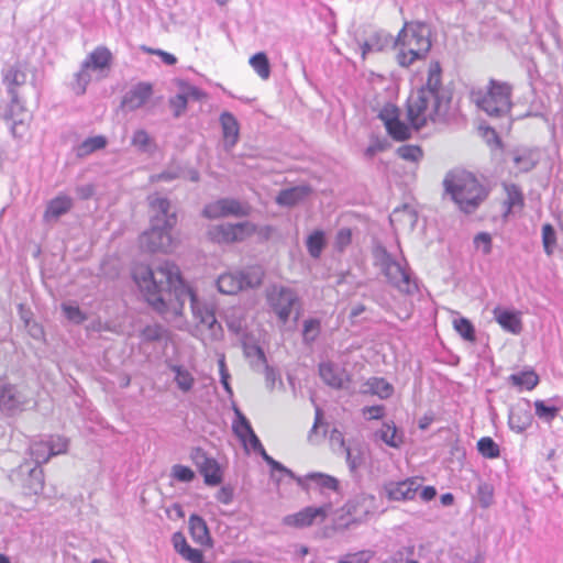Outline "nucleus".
Masks as SVG:
<instances>
[{"mask_svg":"<svg viewBox=\"0 0 563 563\" xmlns=\"http://www.w3.org/2000/svg\"><path fill=\"white\" fill-rule=\"evenodd\" d=\"M358 31L354 36V44L361 52L363 59L371 53L382 52L394 43L393 37L385 31H372L366 37L358 36Z\"/></svg>","mask_w":563,"mask_h":563,"instance_id":"16","label":"nucleus"},{"mask_svg":"<svg viewBox=\"0 0 563 563\" xmlns=\"http://www.w3.org/2000/svg\"><path fill=\"white\" fill-rule=\"evenodd\" d=\"M234 413L235 419L233 420L232 428L235 435L242 442L246 451L252 450L255 453H258L263 460L272 467V479L277 485L280 483L282 478L276 475V472L285 474L289 477H295L292 471L267 454L258 437L255 434L249 419L238 408H234Z\"/></svg>","mask_w":563,"mask_h":563,"instance_id":"6","label":"nucleus"},{"mask_svg":"<svg viewBox=\"0 0 563 563\" xmlns=\"http://www.w3.org/2000/svg\"><path fill=\"white\" fill-rule=\"evenodd\" d=\"M24 471L29 472V477L25 481L24 487L29 490L30 494H41L44 488L43 470L38 466L30 467V465L25 464L21 466V472Z\"/></svg>","mask_w":563,"mask_h":563,"instance_id":"34","label":"nucleus"},{"mask_svg":"<svg viewBox=\"0 0 563 563\" xmlns=\"http://www.w3.org/2000/svg\"><path fill=\"white\" fill-rule=\"evenodd\" d=\"M377 510L376 498L371 494L361 493L349 504L347 511L356 519L362 520Z\"/></svg>","mask_w":563,"mask_h":563,"instance_id":"27","label":"nucleus"},{"mask_svg":"<svg viewBox=\"0 0 563 563\" xmlns=\"http://www.w3.org/2000/svg\"><path fill=\"white\" fill-rule=\"evenodd\" d=\"M477 450L486 459H496L500 455L498 444L489 437L481 438L477 441Z\"/></svg>","mask_w":563,"mask_h":563,"instance_id":"45","label":"nucleus"},{"mask_svg":"<svg viewBox=\"0 0 563 563\" xmlns=\"http://www.w3.org/2000/svg\"><path fill=\"white\" fill-rule=\"evenodd\" d=\"M363 415L368 420H377L384 416V406H369L363 409Z\"/></svg>","mask_w":563,"mask_h":563,"instance_id":"63","label":"nucleus"},{"mask_svg":"<svg viewBox=\"0 0 563 563\" xmlns=\"http://www.w3.org/2000/svg\"><path fill=\"white\" fill-rule=\"evenodd\" d=\"M153 93L151 84L139 82L133 86L123 97L122 106L130 110H136L143 107Z\"/></svg>","mask_w":563,"mask_h":563,"instance_id":"25","label":"nucleus"},{"mask_svg":"<svg viewBox=\"0 0 563 563\" xmlns=\"http://www.w3.org/2000/svg\"><path fill=\"white\" fill-rule=\"evenodd\" d=\"M131 144L136 147L137 151L146 154H152L156 150L155 141L143 129H139L133 133Z\"/></svg>","mask_w":563,"mask_h":563,"instance_id":"38","label":"nucleus"},{"mask_svg":"<svg viewBox=\"0 0 563 563\" xmlns=\"http://www.w3.org/2000/svg\"><path fill=\"white\" fill-rule=\"evenodd\" d=\"M474 244L481 249L484 254H489L492 251V238L488 233H479L474 239Z\"/></svg>","mask_w":563,"mask_h":563,"instance_id":"61","label":"nucleus"},{"mask_svg":"<svg viewBox=\"0 0 563 563\" xmlns=\"http://www.w3.org/2000/svg\"><path fill=\"white\" fill-rule=\"evenodd\" d=\"M346 455V463L351 471L357 470L363 463L362 453L358 450L347 448L344 450Z\"/></svg>","mask_w":563,"mask_h":563,"instance_id":"58","label":"nucleus"},{"mask_svg":"<svg viewBox=\"0 0 563 563\" xmlns=\"http://www.w3.org/2000/svg\"><path fill=\"white\" fill-rule=\"evenodd\" d=\"M309 194L310 188L308 186H295L282 190L276 197V202L283 207H294L305 200Z\"/></svg>","mask_w":563,"mask_h":563,"instance_id":"31","label":"nucleus"},{"mask_svg":"<svg viewBox=\"0 0 563 563\" xmlns=\"http://www.w3.org/2000/svg\"><path fill=\"white\" fill-rule=\"evenodd\" d=\"M62 310L67 320L73 323L79 324L87 319L86 314L80 310L79 306L74 302L62 303Z\"/></svg>","mask_w":563,"mask_h":563,"instance_id":"48","label":"nucleus"},{"mask_svg":"<svg viewBox=\"0 0 563 563\" xmlns=\"http://www.w3.org/2000/svg\"><path fill=\"white\" fill-rule=\"evenodd\" d=\"M52 456L64 454L68 450L69 441L67 438L62 435H52L47 440Z\"/></svg>","mask_w":563,"mask_h":563,"instance_id":"52","label":"nucleus"},{"mask_svg":"<svg viewBox=\"0 0 563 563\" xmlns=\"http://www.w3.org/2000/svg\"><path fill=\"white\" fill-rule=\"evenodd\" d=\"M30 455L35 462V466H41L46 463L51 457L49 445L47 440L35 441L30 445Z\"/></svg>","mask_w":563,"mask_h":563,"instance_id":"40","label":"nucleus"},{"mask_svg":"<svg viewBox=\"0 0 563 563\" xmlns=\"http://www.w3.org/2000/svg\"><path fill=\"white\" fill-rule=\"evenodd\" d=\"M220 123L223 132L224 146L230 150L239 140L240 126L235 117L230 112L220 115Z\"/></svg>","mask_w":563,"mask_h":563,"instance_id":"30","label":"nucleus"},{"mask_svg":"<svg viewBox=\"0 0 563 563\" xmlns=\"http://www.w3.org/2000/svg\"><path fill=\"white\" fill-rule=\"evenodd\" d=\"M25 81V74L16 68L11 67L4 74V82L8 86V92L10 89L16 90V87L24 85Z\"/></svg>","mask_w":563,"mask_h":563,"instance_id":"49","label":"nucleus"},{"mask_svg":"<svg viewBox=\"0 0 563 563\" xmlns=\"http://www.w3.org/2000/svg\"><path fill=\"white\" fill-rule=\"evenodd\" d=\"M216 498L219 503L229 505L233 500V489L230 486H223L218 490Z\"/></svg>","mask_w":563,"mask_h":563,"instance_id":"64","label":"nucleus"},{"mask_svg":"<svg viewBox=\"0 0 563 563\" xmlns=\"http://www.w3.org/2000/svg\"><path fill=\"white\" fill-rule=\"evenodd\" d=\"M542 243L547 255H552L556 244V234L553 227L549 223L542 227Z\"/></svg>","mask_w":563,"mask_h":563,"instance_id":"50","label":"nucleus"},{"mask_svg":"<svg viewBox=\"0 0 563 563\" xmlns=\"http://www.w3.org/2000/svg\"><path fill=\"white\" fill-rule=\"evenodd\" d=\"M106 137L98 135L85 140L78 147V155L85 156L106 146Z\"/></svg>","mask_w":563,"mask_h":563,"instance_id":"47","label":"nucleus"},{"mask_svg":"<svg viewBox=\"0 0 563 563\" xmlns=\"http://www.w3.org/2000/svg\"><path fill=\"white\" fill-rule=\"evenodd\" d=\"M390 222H404L410 228H413L417 222V213L410 206L405 205L401 208H396L390 214Z\"/></svg>","mask_w":563,"mask_h":563,"instance_id":"42","label":"nucleus"},{"mask_svg":"<svg viewBox=\"0 0 563 563\" xmlns=\"http://www.w3.org/2000/svg\"><path fill=\"white\" fill-rule=\"evenodd\" d=\"M32 401L30 390L22 385H14L0 379V411L14 415L24 410Z\"/></svg>","mask_w":563,"mask_h":563,"instance_id":"10","label":"nucleus"},{"mask_svg":"<svg viewBox=\"0 0 563 563\" xmlns=\"http://www.w3.org/2000/svg\"><path fill=\"white\" fill-rule=\"evenodd\" d=\"M255 231V224L250 221H244L236 224L222 223L209 227L208 236L216 243L230 244L244 241L254 234Z\"/></svg>","mask_w":563,"mask_h":563,"instance_id":"11","label":"nucleus"},{"mask_svg":"<svg viewBox=\"0 0 563 563\" xmlns=\"http://www.w3.org/2000/svg\"><path fill=\"white\" fill-rule=\"evenodd\" d=\"M352 241V231L349 228H342L338 231L334 240V247L342 252Z\"/></svg>","mask_w":563,"mask_h":563,"instance_id":"57","label":"nucleus"},{"mask_svg":"<svg viewBox=\"0 0 563 563\" xmlns=\"http://www.w3.org/2000/svg\"><path fill=\"white\" fill-rule=\"evenodd\" d=\"M321 379L330 387L341 389L350 380V375L345 368L332 362H323L319 365Z\"/></svg>","mask_w":563,"mask_h":563,"instance_id":"21","label":"nucleus"},{"mask_svg":"<svg viewBox=\"0 0 563 563\" xmlns=\"http://www.w3.org/2000/svg\"><path fill=\"white\" fill-rule=\"evenodd\" d=\"M534 409L536 415L547 422H551L559 412V409L556 407L548 406L543 400H536Z\"/></svg>","mask_w":563,"mask_h":563,"instance_id":"51","label":"nucleus"},{"mask_svg":"<svg viewBox=\"0 0 563 563\" xmlns=\"http://www.w3.org/2000/svg\"><path fill=\"white\" fill-rule=\"evenodd\" d=\"M454 330L467 342H475V328L473 323L464 317H456L453 319Z\"/></svg>","mask_w":563,"mask_h":563,"instance_id":"41","label":"nucleus"},{"mask_svg":"<svg viewBox=\"0 0 563 563\" xmlns=\"http://www.w3.org/2000/svg\"><path fill=\"white\" fill-rule=\"evenodd\" d=\"M416 548L415 545H406L399 549L397 552L393 554L389 559V563H405L406 560L410 556H415Z\"/></svg>","mask_w":563,"mask_h":563,"instance_id":"59","label":"nucleus"},{"mask_svg":"<svg viewBox=\"0 0 563 563\" xmlns=\"http://www.w3.org/2000/svg\"><path fill=\"white\" fill-rule=\"evenodd\" d=\"M192 459L200 473L202 474L207 485L214 486L221 482V472L216 460L208 457L201 450H197Z\"/></svg>","mask_w":563,"mask_h":563,"instance_id":"23","label":"nucleus"},{"mask_svg":"<svg viewBox=\"0 0 563 563\" xmlns=\"http://www.w3.org/2000/svg\"><path fill=\"white\" fill-rule=\"evenodd\" d=\"M331 509V503H325L320 507H306L296 514L284 517L283 523L295 528L309 527L314 522H323Z\"/></svg>","mask_w":563,"mask_h":563,"instance_id":"14","label":"nucleus"},{"mask_svg":"<svg viewBox=\"0 0 563 563\" xmlns=\"http://www.w3.org/2000/svg\"><path fill=\"white\" fill-rule=\"evenodd\" d=\"M495 321L500 328L511 334H520L522 331L521 313L519 311L496 307L493 310Z\"/></svg>","mask_w":563,"mask_h":563,"instance_id":"26","label":"nucleus"},{"mask_svg":"<svg viewBox=\"0 0 563 563\" xmlns=\"http://www.w3.org/2000/svg\"><path fill=\"white\" fill-rule=\"evenodd\" d=\"M321 332V322L319 319H307L302 324V340L305 344H312Z\"/></svg>","mask_w":563,"mask_h":563,"instance_id":"43","label":"nucleus"},{"mask_svg":"<svg viewBox=\"0 0 563 563\" xmlns=\"http://www.w3.org/2000/svg\"><path fill=\"white\" fill-rule=\"evenodd\" d=\"M161 222L157 219L151 229L140 236V245L148 252H169L173 249V239L170 230L173 228H165L158 225Z\"/></svg>","mask_w":563,"mask_h":563,"instance_id":"13","label":"nucleus"},{"mask_svg":"<svg viewBox=\"0 0 563 563\" xmlns=\"http://www.w3.org/2000/svg\"><path fill=\"white\" fill-rule=\"evenodd\" d=\"M112 54L106 46L96 47L81 63L80 69L75 74L73 90L76 95H84L89 82L101 80L109 74Z\"/></svg>","mask_w":563,"mask_h":563,"instance_id":"7","label":"nucleus"},{"mask_svg":"<svg viewBox=\"0 0 563 563\" xmlns=\"http://www.w3.org/2000/svg\"><path fill=\"white\" fill-rule=\"evenodd\" d=\"M503 187L506 192L504 218H508L509 214L520 211L523 208L525 198L521 189L517 185L505 183Z\"/></svg>","mask_w":563,"mask_h":563,"instance_id":"29","label":"nucleus"},{"mask_svg":"<svg viewBox=\"0 0 563 563\" xmlns=\"http://www.w3.org/2000/svg\"><path fill=\"white\" fill-rule=\"evenodd\" d=\"M71 206L73 200L70 197L65 195L57 196L48 202L44 217L46 220L57 219L68 212Z\"/></svg>","mask_w":563,"mask_h":563,"instance_id":"36","label":"nucleus"},{"mask_svg":"<svg viewBox=\"0 0 563 563\" xmlns=\"http://www.w3.org/2000/svg\"><path fill=\"white\" fill-rule=\"evenodd\" d=\"M444 188L466 213L473 212L487 197V189L471 173L452 172L444 178Z\"/></svg>","mask_w":563,"mask_h":563,"instance_id":"4","label":"nucleus"},{"mask_svg":"<svg viewBox=\"0 0 563 563\" xmlns=\"http://www.w3.org/2000/svg\"><path fill=\"white\" fill-rule=\"evenodd\" d=\"M249 63L261 79L267 80L269 78L271 64L264 52H258L251 56Z\"/></svg>","mask_w":563,"mask_h":563,"instance_id":"39","label":"nucleus"},{"mask_svg":"<svg viewBox=\"0 0 563 563\" xmlns=\"http://www.w3.org/2000/svg\"><path fill=\"white\" fill-rule=\"evenodd\" d=\"M533 416L530 410V401L514 406L508 416L509 428L516 433L525 432L532 424Z\"/></svg>","mask_w":563,"mask_h":563,"instance_id":"22","label":"nucleus"},{"mask_svg":"<svg viewBox=\"0 0 563 563\" xmlns=\"http://www.w3.org/2000/svg\"><path fill=\"white\" fill-rule=\"evenodd\" d=\"M430 34L424 23H406L394 41L398 65L409 67L416 60L423 59L431 48Z\"/></svg>","mask_w":563,"mask_h":563,"instance_id":"3","label":"nucleus"},{"mask_svg":"<svg viewBox=\"0 0 563 563\" xmlns=\"http://www.w3.org/2000/svg\"><path fill=\"white\" fill-rule=\"evenodd\" d=\"M420 487L421 484L418 478H408L402 482L386 484L385 492L390 500L404 501L412 500Z\"/></svg>","mask_w":563,"mask_h":563,"instance_id":"20","label":"nucleus"},{"mask_svg":"<svg viewBox=\"0 0 563 563\" xmlns=\"http://www.w3.org/2000/svg\"><path fill=\"white\" fill-rule=\"evenodd\" d=\"M189 531L191 538L201 545L210 543L211 538L206 521L197 516L191 515L189 518Z\"/></svg>","mask_w":563,"mask_h":563,"instance_id":"35","label":"nucleus"},{"mask_svg":"<svg viewBox=\"0 0 563 563\" xmlns=\"http://www.w3.org/2000/svg\"><path fill=\"white\" fill-rule=\"evenodd\" d=\"M375 264L380 268L388 283L402 294L412 295L418 290L416 279L410 271L400 262L394 260L383 246L374 250Z\"/></svg>","mask_w":563,"mask_h":563,"instance_id":"8","label":"nucleus"},{"mask_svg":"<svg viewBox=\"0 0 563 563\" xmlns=\"http://www.w3.org/2000/svg\"><path fill=\"white\" fill-rule=\"evenodd\" d=\"M164 329L158 324L146 325L141 333L143 341L155 342L163 338Z\"/></svg>","mask_w":563,"mask_h":563,"instance_id":"56","label":"nucleus"},{"mask_svg":"<svg viewBox=\"0 0 563 563\" xmlns=\"http://www.w3.org/2000/svg\"><path fill=\"white\" fill-rule=\"evenodd\" d=\"M327 244L325 234L321 230H314L311 232L306 240V246L309 255L312 258H319Z\"/></svg>","mask_w":563,"mask_h":563,"instance_id":"37","label":"nucleus"},{"mask_svg":"<svg viewBox=\"0 0 563 563\" xmlns=\"http://www.w3.org/2000/svg\"><path fill=\"white\" fill-rule=\"evenodd\" d=\"M371 559L372 552L360 551L356 553L345 555L338 563H368Z\"/></svg>","mask_w":563,"mask_h":563,"instance_id":"60","label":"nucleus"},{"mask_svg":"<svg viewBox=\"0 0 563 563\" xmlns=\"http://www.w3.org/2000/svg\"><path fill=\"white\" fill-rule=\"evenodd\" d=\"M173 371L175 372V382L178 388L184 393L189 391L195 383V378L191 373L183 366H174Z\"/></svg>","mask_w":563,"mask_h":563,"instance_id":"44","label":"nucleus"},{"mask_svg":"<svg viewBox=\"0 0 563 563\" xmlns=\"http://www.w3.org/2000/svg\"><path fill=\"white\" fill-rule=\"evenodd\" d=\"M514 162L520 172H529L536 166L538 158L536 153L531 151H525L522 153L516 154Z\"/></svg>","mask_w":563,"mask_h":563,"instance_id":"46","label":"nucleus"},{"mask_svg":"<svg viewBox=\"0 0 563 563\" xmlns=\"http://www.w3.org/2000/svg\"><path fill=\"white\" fill-rule=\"evenodd\" d=\"M452 98V90L442 84L439 62H431L426 84L412 92L407 101V117L411 126L419 130L429 122H446L453 112Z\"/></svg>","mask_w":563,"mask_h":563,"instance_id":"2","label":"nucleus"},{"mask_svg":"<svg viewBox=\"0 0 563 563\" xmlns=\"http://www.w3.org/2000/svg\"><path fill=\"white\" fill-rule=\"evenodd\" d=\"M397 153L399 157L409 162H418L422 158V151L417 145H401Z\"/></svg>","mask_w":563,"mask_h":563,"instance_id":"54","label":"nucleus"},{"mask_svg":"<svg viewBox=\"0 0 563 563\" xmlns=\"http://www.w3.org/2000/svg\"><path fill=\"white\" fill-rule=\"evenodd\" d=\"M374 437L389 448L399 449L404 444V432L396 427L394 421H384L382 427L375 431Z\"/></svg>","mask_w":563,"mask_h":563,"instance_id":"28","label":"nucleus"},{"mask_svg":"<svg viewBox=\"0 0 563 563\" xmlns=\"http://www.w3.org/2000/svg\"><path fill=\"white\" fill-rule=\"evenodd\" d=\"M511 97L512 86L496 79H489L485 86L473 87L470 92L472 102L492 118H501L510 112Z\"/></svg>","mask_w":563,"mask_h":563,"instance_id":"5","label":"nucleus"},{"mask_svg":"<svg viewBox=\"0 0 563 563\" xmlns=\"http://www.w3.org/2000/svg\"><path fill=\"white\" fill-rule=\"evenodd\" d=\"M250 213V207L236 199L223 198L208 203L202 211L208 219H218L229 216L245 217Z\"/></svg>","mask_w":563,"mask_h":563,"instance_id":"15","label":"nucleus"},{"mask_svg":"<svg viewBox=\"0 0 563 563\" xmlns=\"http://www.w3.org/2000/svg\"><path fill=\"white\" fill-rule=\"evenodd\" d=\"M9 96L11 101L4 112V119L12 122L11 132L16 135L20 126L24 124L27 113L23 102L19 99L16 90L10 89Z\"/></svg>","mask_w":563,"mask_h":563,"instance_id":"24","label":"nucleus"},{"mask_svg":"<svg viewBox=\"0 0 563 563\" xmlns=\"http://www.w3.org/2000/svg\"><path fill=\"white\" fill-rule=\"evenodd\" d=\"M361 393L375 395L380 399H387L393 395L394 387L382 377H371L362 385Z\"/></svg>","mask_w":563,"mask_h":563,"instance_id":"32","label":"nucleus"},{"mask_svg":"<svg viewBox=\"0 0 563 563\" xmlns=\"http://www.w3.org/2000/svg\"><path fill=\"white\" fill-rule=\"evenodd\" d=\"M172 476L181 483H189L195 478L194 471L180 464H176L172 467Z\"/></svg>","mask_w":563,"mask_h":563,"instance_id":"55","label":"nucleus"},{"mask_svg":"<svg viewBox=\"0 0 563 563\" xmlns=\"http://www.w3.org/2000/svg\"><path fill=\"white\" fill-rule=\"evenodd\" d=\"M148 203L151 208V224H154L156 220H159L161 227L174 228L177 222L176 212L172 210L170 202L168 199L158 195L148 197Z\"/></svg>","mask_w":563,"mask_h":563,"instance_id":"17","label":"nucleus"},{"mask_svg":"<svg viewBox=\"0 0 563 563\" xmlns=\"http://www.w3.org/2000/svg\"><path fill=\"white\" fill-rule=\"evenodd\" d=\"M266 299L283 323L288 321L292 307L298 302L297 294L291 288L280 285L271 286L266 291Z\"/></svg>","mask_w":563,"mask_h":563,"instance_id":"12","label":"nucleus"},{"mask_svg":"<svg viewBox=\"0 0 563 563\" xmlns=\"http://www.w3.org/2000/svg\"><path fill=\"white\" fill-rule=\"evenodd\" d=\"M187 101L190 100H201L206 97L205 92H202L198 87L190 85L188 82L181 81L179 84L178 91Z\"/></svg>","mask_w":563,"mask_h":563,"instance_id":"53","label":"nucleus"},{"mask_svg":"<svg viewBox=\"0 0 563 563\" xmlns=\"http://www.w3.org/2000/svg\"><path fill=\"white\" fill-rule=\"evenodd\" d=\"M133 278L146 301L166 318L181 316L185 302L189 301L202 340L214 341L222 336L213 307L198 298L174 263L166 261L155 268L139 265L133 269Z\"/></svg>","mask_w":563,"mask_h":563,"instance_id":"1","label":"nucleus"},{"mask_svg":"<svg viewBox=\"0 0 563 563\" xmlns=\"http://www.w3.org/2000/svg\"><path fill=\"white\" fill-rule=\"evenodd\" d=\"M509 383L519 390H532L539 382V375L531 368L514 373L508 377Z\"/></svg>","mask_w":563,"mask_h":563,"instance_id":"33","label":"nucleus"},{"mask_svg":"<svg viewBox=\"0 0 563 563\" xmlns=\"http://www.w3.org/2000/svg\"><path fill=\"white\" fill-rule=\"evenodd\" d=\"M169 103L174 110V114L179 117L185 111L188 101L178 92L170 99Z\"/></svg>","mask_w":563,"mask_h":563,"instance_id":"62","label":"nucleus"},{"mask_svg":"<svg viewBox=\"0 0 563 563\" xmlns=\"http://www.w3.org/2000/svg\"><path fill=\"white\" fill-rule=\"evenodd\" d=\"M379 118L384 122L388 134L396 141H404L410 137V129L398 119V110L396 107L391 104L384 107L379 113Z\"/></svg>","mask_w":563,"mask_h":563,"instance_id":"19","label":"nucleus"},{"mask_svg":"<svg viewBox=\"0 0 563 563\" xmlns=\"http://www.w3.org/2000/svg\"><path fill=\"white\" fill-rule=\"evenodd\" d=\"M263 271L260 267H247L239 272H227L217 279V288L221 294L235 295L245 289L261 285Z\"/></svg>","mask_w":563,"mask_h":563,"instance_id":"9","label":"nucleus"},{"mask_svg":"<svg viewBox=\"0 0 563 563\" xmlns=\"http://www.w3.org/2000/svg\"><path fill=\"white\" fill-rule=\"evenodd\" d=\"M295 479L298 485H300L303 489H309L310 485L307 483H311L314 489H318L321 495L329 496V494H339V481L328 474L324 473H309L305 477H291Z\"/></svg>","mask_w":563,"mask_h":563,"instance_id":"18","label":"nucleus"}]
</instances>
